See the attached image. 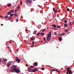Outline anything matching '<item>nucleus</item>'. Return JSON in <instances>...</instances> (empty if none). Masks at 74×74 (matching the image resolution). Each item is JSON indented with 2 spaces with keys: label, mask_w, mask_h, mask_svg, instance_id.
<instances>
[{
  "label": "nucleus",
  "mask_w": 74,
  "mask_h": 74,
  "mask_svg": "<svg viewBox=\"0 0 74 74\" xmlns=\"http://www.w3.org/2000/svg\"><path fill=\"white\" fill-rule=\"evenodd\" d=\"M59 38V40L60 41H62V38Z\"/></svg>",
  "instance_id": "obj_25"
},
{
  "label": "nucleus",
  "mask_w": 74,
  "mask_h": 74,
  "mask_svg": "<svg viewBox=\"0 0 74 74\" xmlns=\"http://www.w3.org/2000/svg\"><path fill=\"white\" fill-rule=\"evenodd\" d=\"M69 31V30L68 29H66L65 30V32H68Z\"/></svg>",
  "instance_id": "obj_39"
},
{
  "label": "nucleus",
  "mask_w": 74,
  "mask_h": 74,
  "mask_svg": "<svg viewBox=\"0 0 74 74\" xmlns=\"http://www.w3.org/2000/svg\"><path fill=\"white\" fill-rule=\"evenodd\" d=\"M30 1H29V0H27L26 3H30Z\"/></svg>",
  "instance_id": "obj_10"
},
{
  "label": "nucleus",
  "mask_w": 74,
  "mask_h": 74,
  "mask_svg": "<svg viewBox=\"0 0 74 74\" xmlns=\"http://www.w3.org/2000/svg\"><path fill=\"white\" fill-rule=\"evenodd\" d=\"M10 12H12V13L14 12V10H10Z\"/></svg>",
  "instance_id": "obj_23"
},
{
  "label": "nucleus",
  "mask_w": 74,
  "mask_h": 74,
  "mask_svg": "<svg viewBox=\"0 0 74 74\" xmlns=\"http://www.w3.org/2000/svg\"><path fill=\"white\" fill-rule=\"evenodd\" d=\"M54 33H55V34H56V32H54Z\"/></svg>",
  "instance_id": "obj_51"
},
{
  "label": "nucleus",
  "mask_w": 74,
  "mask_h": 74,
  "mask_svg": "<svg viewBox=\"0 0 74 74\" xmlns=\"http://www.w3.org/2000/svg\"><path fill=\"white\" fill-rule=\"evenodd\" d=\"M7 60H3L2 61V62H3V64H4L5 62H7Z\"/></svg>",
  "instance_id": "obj_7"
},
{
  "label": "nucleus",
  "mask_w": 74,
  "mask_h": 74,
  "mask_svg": "<svg viewBox=\"0 0 74 74\" xmlns=\"http://www.w3.org/2000/svg\"><path fill=\"white\" fill-rule=\"evenodd\" d=\"M10 65H11L10 64H8L7 65H6L7 67H9L10 66Z\"/></svg>",
  "instance_id": "obj_20"
},
{
  "label": "nucleus",
  "mask_w": 74,
  "mask_h": 74,
  "mask_svg": "<svg viewBox=\"0 0 74 74\" xmlns=\"http://www.w3.org/2000/svg\"><path fill=\"white\" fill-rule=\"evenodd\" d=\"M45 69H44V68H41V70H44Z\"/></svg>",
  "instance_id": "obj_42"
},
{
  "label": "nucleus",
  "mask_w": 74,
  "mask_h": 74,
  "mask_svg": "<svg viewBox=\"0 0 74 74\" xmlns=\"http://www.w3.org/2000/svg\"><path fill=\"white\" fill-rule=\"evenodd\" d=\"M28 5H30V3H26Z\"/></svg>",
  "instance_id": "obj_29"
},
{
  "label": "nucleus",
  "mask_w": 74,
  "mask_h": 74,
  "mask_svg": "<svg viewBox=\"0 0 74 74\" xmlns=\"http://www.w3.org/2000/svg\"><path fill=\"white\" fill-rule=\"evenodd\" d=\"M36 38H38V37L37 36H36Z\"/></svg>",
  "instance_id": "obj_62"
},
{
  "label": "nucleus",
  "mask_w": 74,
  "mask_h": 74,
  "mask_svg": "<svg viewBox=\"0 0 74 74\" xmlns=\"http://www.w3.org/2000/svg\"><path fill=\"white\" fill-rule=\"evenodd\" d=\"M53 11H55V7L53 8Z\"/></svg>",
  "instance_id": "obj_34"
},
{
  "label": "nucleus",
  "mask_w": 74,
  "mask_h": 74,
  "mask_svg": "<svg viewBox=\"0 0 74 74\" xmlns=\"http://www.w3.org/2000/svg\"><path fill=\"white\" fill-rule=\"evenodd\" d=\"M51 71H57V73H60L59 71H58L57 70L52 69L51 70Z\"/></svg>",
  "instance_id": "obj_3"
},
{
  "label": "nucleus",
  "mask_w": 74,
  "mask_h": 74,
  "mask_svg": "<svg viewBox=\"0 0 74 74\" xmlns=\"http://www.w3.org/2000/svg\"><path fill=\"white\" fill-rule=\"evenodd\" d=\"M14 15L15 16H18V14H17V13H14Z\"/></svg>",
  "instance_id": "obj_24"
},
{
  "label": "nucleus",
  "mask_w": 74,
  "mask_h": 74,
  "mask_svg": "<svg viewBox=\"0 0 74 74\" xmlns=\"http://www.w3.org/2000/svg\"><path fill=\"white\" fill-rule=\"evenodd\" d=\"M40 34L42 36H44V33H41Z\"/></svg>",
  "instance_id": "obj_28"
},
{
  "label": "nucleus",
  "mask_w": 74,
  "mask_h": 74,
  "mask_svg": "<svg viewBox=\"0 0 74 74\" xmlns=\"http://www.w3.org/2000/svg\"><path fill=\"white\" fill-rule=\"evenodd\" d=\"M36 32H37V31H34L33 33L34 34H36Z\"/></svg>",
  "instance_id": "obj_14"
},
{
  "label": "nucleus",
  "mask_w": 74,
  "mask_h": 74,
  "mask_svg": "<svg viewBox=\"0 0 74 74\" xmlns=\"http://www.w3.org/2000/svg\"><path fill=\"white\" fill-rule=\"evenodd\" d=\"M41 34V33H40V32H38L37 34V36L38 37V36H39V35H40Z\"/></svg>",
  "instance_id": "obj_18"
},
{
  "label": "nucleus",
  "mask_w": 74,
  "mask_h": 74,
  "mask_svg": "<svg viewBox=\"0 0 74 74\" xmlns=\"http://www.w3.org/2000/svg\"><path fill=\"white\" fill-rule=\"evenodd\" d=\"M2 17H3V16H1V18H2Z\"/></svg>",
  "instance_id": "obj_56"
},
{
  "label": "nucleus",
  "mask_w": 74,
  "mask_h": 74,
  "mask_svg": "<svg viewBox=\"0 0 74 74\" xmlns=\"http://www.w3.org/2000/svg\"><path fill=\"white\" fill-rule=\"evenodd\" d=\"M31 68H34V66H31Z\"/></svg>",
  "instance_id": "obj_43"
},
{
  "label": "nucleus",
  "mask_w": 74,
  "mask_h": 74,
  "mask_svg": "<svg viewBox=\"0 0 74 74\" xmlns=\"http://www.w3.org/2000/svg\"><path fill=\"white\" fill-rule=\"evenodd\" d=\"M20 4L21 5H22V1H20Z\"/></svg>",
  "instance_id": "obj_35"
},
{
  "label": "nucleus",
  "mask_w": 74,
  "mask_h": 74,
  "mask_svg": "<svg viewBox=\"0 0 74 74\" xmlns=\"http://www.w3.org/2000/svg\"><path fill=\"white\" fill-rule=\"evenodd\" d=\"M66 74H69V73L67 72V73H66Z\"/></svg>",
  "instance_id": "obj_60"
},
{
  "label": "nucleus",
  "mask_w": 74,
  "mask_h": 74,
  "mask_svg": "<svg viewBox=\"0 0 74 74\" xmlns=\"http://www.w3.org/2000/svg\"><path fill=\"white\" fill-rule=\"evenodd\" d=\"M57 27H59V28H60V27L59 26H58Z\"/></svg>",
  "instance_id": "obj_46"
},
{
  "label": "nucleus",
  "mask_w": 74,
  "mask_h": 74,
  "mask_svg": "<svg viewBox=\"0 0 74 74\" xmlns=\"http://www.w3.org/2000/svg\"><path fill=\"white\" fill-rule=\"evenodd\" d=\"M8 48L9 49H10V47H9V46H8Z\"/></svg>",
  "instance_id": "obj_50"
},
{
  "label": "nucleus",
  "mask_w": 74,
  "mask_h": 74,
  "mask_svg": "<svg viewBox=\"0 0 74 74\" xmlns=\"http://www.w3.org/2000/svg\"><path fill=\"white\" fill-rule=\"evenodd\" d=\"M29 1H30V3H32V0H30Z\"/></svg>",
  "instance_id": "obj_44"
},
{
  "label": "nucleus",
  "mask_w": 74,
  "mask_h": 74,
  "mask_svg": "<svg viewBox=\"0 0 74 74\" xmlns=\"http://www.w3.org/2000/svg\"><path fill=\"white\" fill-rule=\"evenodd\" d=\"M34 70H35V71H36V70H38V69H37V68H35L34 69Z\"/></svg>",
  "instance_id": "obj_38"
},
{
  "label": "nucleus",
  "mask_w": 74,
  "mask_h": 74,
  "mask_svg": "<svg viewBox=\"0 0 74 74\" xmlns=\"http://www.w3.org/2000/svg\"><path fill=\"white\" fill-rule=\"evenodd\" d=\"M33 43V45L32 46V47H33V46H34V42H32Z\"/></svg>",
  "instance_id": "obj_33"
},
{
  "label": "nucleus",
  "mask_w": 74,
  "mask_h": 74,
  "mask_svg": "<svg viewBox=\"0 0 74 74\" xmlns=\"http://www.w3.org/2000/svg\"><path fill=\"white\" fill-rule=\"evenodd\" d=\"M26 66H28V65H27V64H26Z\"/></svg>",
  "instance_id": "obj_52"
},
{
  "label": "nucleus",
  "mask_w": 74,
  "mask_h": 74,
  "mask_svg": "<svg viewBox=\"0 0 74 74\" xmlns=\"http://www.w3.org/2000/svg\"><path fill=\"white\" fill-rule=\"evenodd\" d=\"M5 18L6 19H7V18H8V16H7V15H6L5 16Z\"/></svg>",
  "instance_id": "obj_31"
},
{
  "label": "nucleus",
  "mask_w": 74,
  "mask_h": 74,
  "mask_svg": "<svg viewBox=\"0 0 74 74\" xmlns=\"http://www.w3.org/2000/svg\"><path fill=\"white\" fill-rule=\"evenodd\" d=\"M49 33L51 34H52V33H51V32H49Z\"/></svg>",
  "instance_id": "obj_48"
},
{
  "label": "nucleus",
  "mask_w": 74,
  "mask_h": 74,
  "mask_svg": "<svg viewBox=\"0 0 74 74\" xmlns=\"http://www.w3.org/2000/svg\"><path fill=\"white\" fill-rule=\"evenodd\" d=\"M16 22H18L19 21V19H17L16 20Z\"/></svg>",
  "instance_id": "obj_37"
},
{
  "label": "nucleus",
  "mask_w": 74,
  "mask_h": 74,
  "mask_svg": "<svg viewBox=\"0 0 74 74\" xmlns=\"http://www.w3.org/2000/svg\"><path fill=\"white\" fill-rule=\"evenodd\" d=\"M30 40H31V41H33V40H34V37H32L30 38Z\"/></svg>",
  "instance_id": "obj_16"
},
{
  "label": "nucleus",
  "mask_w": 74,
  "mask_h": 74,
  "mask_svg": "<svg viewBox=\"0 0 74 74\" xmlns=\"http://www.w3.org/2000/svg\"><path fill=\"white\" fill-rule=\"evenodd\" d=\"M74 23V21H73V22L72 23Z\"/></svg>",
  "instance_id": "obj_54"
},
{
  "label": "nucleus",
  "mask_w": 74,
  "mask_h": 74,
  "mask_svg": "<svg viewBox=\"0 0 74 74\" xmlns=\"http://www.w3.org/2000/svg\"><path fill=\"white\" fill-rule=\"evenodd\" d=\"M28 70L29 72H32V69L30 67L28 68Z\"/></svg>",
  "instance_id": "obj_4"
},
{
  "label": "nucleus",
  "mask_w": 74,
  "mask_h": 74,
  "mask_svg": "<svg viewBox=\"0 0 74 74\" xmlns=\"http://www.w3.org/2000/svg\"><path fill=\"white\" fill-rule=\"evenodd\" d=\"M64 23H67V20H65L64 21Z\"/></svg>",
  "instance_id": "obj_32"
},
{
  "label": "nucleus",
  "mask_w": 74,
  "mask_h": 74,
  "mask_svg": "<svg viewBox=\"0 0 74 74\" xmlns=\"http://www.w3.org/2000/svg\"><path fill=\"white\" fill-rule=\"evenodd\" d=\"M65 35V33H62L61 34V36H64Z\"/></svg>",
  "instance_id": "obj_21"
},
{
  "label": "nucleus",
  "mask_w": 74,
  "mask_h": 74,
  "mask_svg": "<svg viewBox=\"0 0 74 74\" xmlns=\"http://www.w3.org/2000/svg\"><path fill=\"white\" fill-rule=\"evenodd\" d=\"M16 61H17V62H18V63H20V61H21V60L19 59L17 57H16Z\"/></svg>",
  "instance_id": "obj_2"
},
{
  "label": "nucleus",
  "mask_w": 74,
  "mask_h": 74,
  "mask_svg": "<svg viewBox=\"0 0 74 74\" xmlns=\"http://www.w3.org/2000/svg\"><path fill=\"white\" fill-rule=\"evenodd\" d=\"M36 71H35V70H34V69H33L32 72H33V73H34V72H36Z\"/></svg>",
  "instance_id": "obj_27"
},
{
  "label": "nucleus",
  "mask_w": 74,
  "mask_h": 74,
  "mask_svg": "<svg viewBox=\"0 0 74 74\" xmlns=\"http://www.w3.org/2000/svg\"><path fill=\"white\" fill-rule=\"evenodd\" d=\"M1 26H3V24H1Z\"/></svg>",
  "instance_id": "obj_59"
},
{
  "label": "nucleus",
  "mask_w": 74,
  "mask_h": 74,
  "mask_svg": "<svg viewBox=\"0 0 74 74\" xmlns=\"http://www.w3.org/2000/svg\"><path fill=\"white\" fill-rule=\"evenodd\" d=\"M11 14V12L9 11L8 12V13L7 14L8 15H10Z\"/></svg>",
  "instance_id": "obj_12"
},
{
  "label": "nucleus",
  "mask_w": 74,
  "mask_h": 74,
  "mask_svg": "<svg viewBox=\"0 0 74 74\" xmlns=\"http://www.w3.org/2000/svg\"><path fill=\"white\" fill-rule=\"evenodd\" d=\"M47 40L48 41H50V40H51V38L49 37H47Z\"/></svg>",
  "instance_id": "obj_5"
},
{
  "label": "nucleus",
  "mask_w": 74,
  "mask_h": 74,
  "mask_svg": "<svg viewBox=\"0 0 74 74\" xmlns=\"http://www.w3.org/2000/svg\"><path fill=\"white\" fill-rule=\"evenodd\" d=\"M51 35H52V34H50L49 33L48 34L47 36L48 37H51Z\"/></svg>",
  "instance_id": "obj_6"
},
{
  "label": "nucleus",
  "mask_w": 74,
  "mask_h": 74,
  "mask_svg": "<svg viewBox=\"0 0 74 74\" xmlns=\"http://www.w3.org/2000/svg\"><path fill=\"white\" fill-rule=\"evenodd\" d=\"M71 23H72L71 22L70 24H69L70 26H71Z\"/></svg>",
  "instance_id": "obj_41"
},
{
  "label": "nucleus",
  "mask_w": 74,
  "mask_h": 74,
  "mask_svg": "<svg viewBox=\"0 0 74 74\" xmlns=\"http://www.w3.org/2000/svg\"><path fill=\"white\" fill-rule=\"evenodd\" d=\"M55 29V30H57V29H56V28H55V29Z\"/></svg>",
  "instance_id": "obj_63"
},
{
  "label": "nucleus",
  "mask_w": 74,
  "mask_h": 74,
  "mask_svg": "<svg viewBox=\"0 0 74 74\" xmlns=\"http://www.w3.org/2000/svg\"><path fill=\"white\" fill-rule=\"evenodd\" d=\"M12 71H15L16 73H19L20 72V70L19 69L16 68V66L15 65L13 66V67L12 68Z\"/></svg>",
  "instance_id": "obj_1"
},
{
  "label": "nucleus",
  "mask_w": 74,
  "mask_h": 74,
  "mask_svg": "<svg viewBox=\"0 0 74 74\" xmlns=\"http://www.w3.org/2000/svg\"><path fill=\"white\" fill-rule=\"evenodd\" d=\"M42 32H45V31L46 30L45 29H42Z\"/></svg>",
  "instance_id": "obj_22"
},
{
  "label": "nucleus",
  "mask_w": 74,
  "mask_h": 74,
  "mask_svg": "<svg viewBox=\"0 0 74 74\" xmlns=\"http://www.w3.org/2000/svg\"><path fill=\"white\" fill-rule=\"evenodd\" d=\"M69 69H70V68H68L67 69V70H66V71H69Z\"/></svg>",
  "instance_id": "obj_40"
},
{
  "label": "nucleus",
  "mask_w": 74,
  "mask_h": 74,
  "mask_svg": "<svg viewBox=\"0 0 74 74\" xmlns=\"http://www.w3.org/2000/svg\"><path fill=\"white\" fill-rule=\"evenodd\" d=\"M1 62V60L0 59V63Z\"/></svg>",
  "instance_id": "obj_58"
},
{
  "label": "nucleus",
  "mask_w": 74,
  "mask_h": 74,
  "mask_svg": "<svg viewBox=\"0 0 74 74\" xmlns=\"http://www.w3.org/2000/svg\"><path fill=\"white\" fill-rule=\"evenodd\" d=\"M52 26H53V27H55V28H57V26L55 25H52Z\"/></svg>",
  "instance_id": "obj_9"
},
{
  "label": "nucleus",
  "mask_w": 74,
  "mask_h": 74,
  "mask_svg": "<svg viewBox=\"0 0 74 74\" xmlns=\"http://www.w3.org/2000/svg\"><path fill=\"white\" fill-rule=\"evenodd\" d=\"M10 52H11V50H10Z\"/></svg>",
  "instance_id": "obj_64"
},
{
  "label": "nucleus",
  "mask_w": 74,
  "mask_h": 74,
  "mask_svg": "<svg viewBox=\"0 0 74 74\" xmlns=\"http://www.w3.org/2000/svg\"><path fill=\"white\" fill-rule=\"evenodd\" d=\"M33 65H34V66H36L37 65V63L34 62L33 63Z\"/></svg>",
  "instance_id": "obj_8"
},
{
  "label": "nucleus",
  "mask_w": 74,
  "mask_h": 74,
  "mask_svg": "<svg viewBox=\"0 0 74 74\" xmlns=\"http://www.w3.org/2000/svg\"><path fill=\"white\" fill-rule=\"evenodd\" d=\"M44 39L45 41L46 42H47V41H46V39H45V38H44Z\"/></svg>",
  "instance_id": "obj_36"
},
{
  "label": "nucleus",
  "mask_w": 74,
  "mask_h": 74,
  "mask_svg": "<svg viewBox=\"0 0 74 74\" xmlns=\"http://www.w3.org/2000/svg\"><path fill=\"white\" fill-rule=\"evenodd\" d=\"M68 25V24H64V26L65 27H67Z\"/></svg>",
  "instance_id": "obj_15"
},
{
  "label": "nucleus",
  "mask_w": 74,
  "mask_h": 74,
  "mask_svg": "<svg viewBox=\"0 0 74 74\" xmlns=\"http://www.w3.org/2000/svg\"><path fill=\"white\" fill-rule=\"evenodd\" d=\"M55 13H57V12H58V11L57 10H54V11Z\"/></svg>",
  "instance_id": "obj_26"
},
{
  "label": "nucleus",
  "mask_w": 74,
  "mask_h": 74,
  "mask_svg": "<svg viewBox=\"0 0 74 74\" xmlns=\"http://www.w3.org/2000/svg\"><path fill=\"white\" fill-rule=\"evenodd\" d=\"M39 42H43V41H42V40L41 41H40Z\"/></svg>",
  "instance_id": "obj_47"
},
{
  "label": "nucleus",
  "mask_w": 74,
  "mask_h": 74,
  "mask_svg": "<svg viewBox=\"0 0 74 74\" xmlns=\"http://www.w3.org/2000/svg\"><path fill=\"white\" fill-rule=\"evenodd\" d=\"M52 29H55V28L54 27L52 28Z\"/></svg>",
  "instance_id": "obj_55"
},
{
  "label": "nucleus",
  "mask_w": 74,
  "mask_h": 74,
  "mask_svg": "<svg viewBox=\"0 0 74 74\" xmlns=\"http://www.w3.org/2000/svg\"><path fill=\"white\" fill-rule=\"evenodd\" d=\"M14 14H10V17H11V16H14Z\"/></svg>",
  "instance_id": "obj_19"
},
{
  "label": "nucleus",
  "mask_w": 74,
  "mask_h": 74,
  "mask_svg": "<svg viewBox=\"0 0 74 74\" xmlns=\"http://www.w3.org/2000/svg\"><path fill=\"white\" fill-rule=\"evenodd\" d=\"M12 19V17H9V18L8 19V21H10V20H11Z\"/></svg>",
  "instance_id": "obj_17"
},
{
  "label": "nucleus",
  "mask_w": 74,
  "mask_h": 74,
  "mask_svg": "<svg viewBox=\"0 0 74 74\" xmlns=\"http://www.w3.org/2000/svg\"><path fill=\"white\" fill-rule=\"evenodd\" d=\"M17 9H19V6L17 7Z\"/></svg>",
  "instance_id": "obj_45"
},
{
  "label": "nucleus",
  "mask_w": 74,
  "mask_h": 74,
  "mask_svg": "<svg viewBox=\"0 0 74 74\" xmlns=\"http://www.w3.org/2000/svg\"><path fill=\"white\" fill-rule=\"evenodd\" d=\"M18 11V10H15V12H16V11Z\"/></svg>",
  "instance_id": "obj_53"
},
{
  "label": "nucleus",
  "mask_w": 74,
  "mask_h": 74,
  "mask_svg": "<svg viewBox=\"0 0 74 74\" xmlns=\"http://www.w3.org/2000/svg\"><path fill=\"white\" fill-rule=\"evenodd\" d=\"M58 35H59V36H61V35H61V34H58Z\"/></svg>",
  "instance_id": "obj_61"
},
{
  "label": "nucleus",
  "mask_w": 74,
  "mask_h": 74,
  "mask_svg": "<svg viewBox=\"0 0 74 74\" xmlns=\"http://www.w3.org/2000/svg\"><path fill=\"white\" fill-rule=\"evenodd\" d=\"M66 10L67 11H70V9H69V8H67L66 9Z\"/></svg>",
  "instance_id": "obj_30"
},
{
  "label": "nucleus",
  "mask_w": 74,
  "mask_h": 74,
  "mask_svg": "<svg viewBox=\"0 0 74 74\" xmlns=\"http://www.w3.org/2000/svg\"><path fill=\"white\" fill-rule=\"evenodd\" d=\"M16 51H18L19 50H18V49H17L16 50Z\"/></svg>",
  "instance_id": "obj_57"
},
{
  "label": "nucleus",
  "mask_w": 74,
  "mask_h": 74,
  "mask_svg": "<svg viewBox=\"0 0 74 74\" xmlns=\"http://www.w3.org/2000/svg\"><path fill=\"white\" fill-rule=\"evenodd\" d=\"M11 4L9 3V4H7V6L8 7H10L11 6Z\"/></svg>",
  "instance_id": "obj_13"
},
{
  "label": "nucleus",
  "mask_w": 74,
  "mask_h": 74,
  "mask_svg": "<svg viewBox=\"0 0 74 74\" xmlns=\"http://www.w3.org/2000/svg\"><path fill=\"white\" fill-rule=\"evenodd\" d=\"M69 74H71V73H72V71L71 70H70L69 71Z\"/></svg>",
  "instance_id": "obj_11"
},
{
  "label": "nucleus",
  "mask_w": 74,
  "mask_h": 74,
  "mask_svg": "<svg viewBox=\"0 0 74 74\" xmlns=\"http://www.w3.org/2000/svg\"><path fill=\"white\" fill-rule=\"evenodd\" d=\"M25 31L26 32H27V29H26L25 30Z\"/></svg>",
  "instance_id": "obj_49"
}]
</instances>
